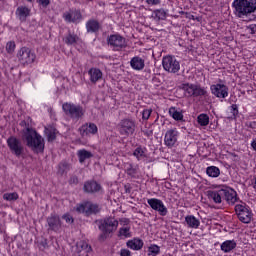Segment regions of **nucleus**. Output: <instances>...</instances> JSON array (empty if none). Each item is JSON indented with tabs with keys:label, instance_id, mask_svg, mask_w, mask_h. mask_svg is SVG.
Wrapping results in <instances>:
<instances>
[{
	"label": "nucleus",
	"instance_id": "nucleus-1",
	"mask_svg": "<svg viewBox=\"0 0 256 256\" xmlns=\"http://www.w3.org/2000/svg\"><path fill=\"white\" fill-rule=\"evenodd\" d=\"M234 15L239 19H245L256 11V0H234L232 3Z\"/></svg>",
	"mask_w": 256,
	"mask_h": 256
},
{
	"label": "nucleus",
	"instance_id": "nucleus-2",
	"mask_svg": "<svg viewBox=\"0 0 256 256\" xmlns=\"http://www.w3.org/2000/svg\"><path fill=\"white\" fill-rule=\"evenodd\" d=\"M96 223H98V229L102 232L98 237V241H105L119 227V221L113 217L104 218L96 221Z\"/></svg>",
	"mask_w": 256,
	"mask_h": 256
},
{
	"label": "nucleus",
	"instance_id": "nucleus-3",
	"mask_svg": "<svg viewBox=\"0 0 256 256\" xmlns=\"http://www.w3.org/2000/svg\"><path fill=\"white\" fill-rule=\"evenodd\" d=\"M27 147H30L32 151H36L37 153H43L45 150V143L43 137L37 133L36 130H31L25 136Z\"/></svg>",
	"mask_w": 256,
	"mask_h": 256
},
{
	"label": "nucleus",
	"instance_id": "nucleus-4",
	"mask_svg": "<svg viewBox=\"0 0 256 256\" xmlns=\"http://www.w3.org/2000/svg\"><path fill=\"white\" fill-rule=\"evenodd\" d=\"M62 109L65 115H67V117H70V119H73V121H79L85 116V109H83V106L81 105L66 102L62 105Z\"/></svg>",
	"mask_w": 256,
	"mask_h": 256
},
{
	"label": "nucleus",
	"instance_id": "nucleus-5",
	"mask_svg": "<svg viewBox=\"0 0 256 256\" xmlns=\"http://www.w3.org/2000/svg\"><path fill=\"white\" fill-rule=\"evenodd\" d=\"M8 148L12 155H15V157H21L23 153H25V146L23 145V141L21 139L10 136L6 141Z\"/></svg>",
	"mask_w": 256,
	"mask_h": 256
},
{
	"label": "nucleus",
	"instance_id": "nucleus-6",
	"mask_svg": "<svg viewBox=\"0 0 256 256\" xmlns=\"http://www.w3.org/2000/svg\"><path fill=\"white\" fill-rule=\"evenodd\" d=\"M186 97H206L207 90L197 84L186 83L182 85Z\"/></svg>",
	"mask_w": 256,
	"mask_h": 256
},
{
	"label": "nucleus",
	"instance_id": "nucleus-7",
	"mask_svg": "<svg viewBox=\"0 0 256 256\" xmlns=\"http://www.w3.org/2000/svg\"><path fill=\"white\" fill-rule=\"evenodd\" d=\"M17 58L21 65H31L35 63L37 55L30 48L22 47L17 53Z\"/></svg>",
	"mask_w": 256,
	"mask_h": 256
},
{
	"label": "nucleus",
	"instance_id": "nucleus-8",
	"mask_svg": "<svg viewBox=\"0 0 256 256\" xmlns=\"http://www.w3.org/2000/svg\"><path fill=\"white\" fill-rule=\"evenodd\" d=\"M235 211L241 223H245V224L251 223L253 213L251 212V209L249 208V206H247V204L243 202L241 204H237L235 206Z\"/></svg>",
	"mask_w": 256,
	"mask_h": 256
},
{
	"label": "nucleus",
	"instance_id": "nucleus-9",
	"mask_svg": "<svg viewBox=\"0 0 256 256\" xmlns=\"http://www.w3.org/2000/svg\"><path fill=\"white\" fill-rule=\"evenodd\" d=\"M162 66L164 71H167V73H179L181 69V64L175 56H164L162 59Z\"/></svg>",
	"mask_w": 256,
	"mask_h": 256
},
{
	"label": "nucleus",
	"instance_id": "nucleus-10",
	"mask_svg": "<svg viewBox=\"0 0 256 256\" xmlns=\"http://www.w3.org/2000/svg\"><path fill=\"white\" fill-rule=\"evenodd\" d=\"M135 127V120L126 118L118 124V131L123 137H129L135 133Z\"/></svg>",
	"mask_w": 256,
	"mask_h": 256
},
{
	"label": "nucleus",
	"instance_id": "nucleus-11",
	"mask_svg": "<svg viewBox=\"0 0 256 256\" xmlns=\"http://www.w3.org/2000/svg\"><path fill=\"white\" fill-rule=\"evenodd\" d=\"M107 41L114 51H121L127 47V41L119 34L110 35Z\"/></svg>",
	"mask_w": 256,
	"mask_h": 256
},
{
	"label": "nucleus",
	"instance_id": "nucleus-12",
	"mask_svg": "<svg viewBox=\"0 0 256 256\" xmlns=\"http://www.w3.org/2000/svg\"><path fill=\"white\" fill-rule=\"evenodd\" d=\"M147 203L150 205L151 209H153V211H157L161 217H165V215L169 213V210H167L162 200L150 198L147 200Z\"/></svg>",
	"mask_w": 256,
	"mask_h": 256
},
{
	"label": "nucleus",
	"instance_id": "nucleus-13",
	"mask_svg": "<svg viewBox=\"0 0 256 256\" xmlns=\"http://www.w3.org/2000/svg\"><path fill=\"white\" fill-rule=\"evenodd\" d=\"M76 211L78 213H85V215H97L99 213V205L91 203V202H85L84 204H80L77 208Z\"/></svg>",
	"mask_w": 256,
	"mask_h": 256
},
{
	"label": "nucleus",
	"instance_id": "nucleus-14",
	"mask_svg": "<svg viewBox=\"0 0 256 256\" xmlns=\"http://www.w3.org/2000/svg\"><path fill=\"white\" fill-rule=\"evenodd\" d=\"M212 95L218 97V99H225L229 96V87L225 84H213L210 86Z\"/></svg>",
	"mask_w": 256,
	"mask_h": 256
},
{
	"label": "nucleus",
	"instance_id": "nucleus-15",
	"mask_svg": "<svg viewBox=\"0 0 256 256\" xmlns=\"http://www.w3.org/2000/svg\"><path fill=\"white\" fill-rule=\"evenodd\" d=\"M98 131L99 129L95 123H85L78 129L83 139H85V137H91V135H97Z\"/></svg>",
	"mask_w": 256,
	"mask_h": 256
},
{
	"label": "nucleus",
	"instance_id": "nucleus-16",
	"mask_svg": "<svg viewBox=\"0 0 256 256\" xmlns=\"http://www.w3.org/2000/svg\"><path fill=\"white\" fill-rule=\"evenodd\" d=\"M177 139H179V131H177V128L169 129L167 130L165 137H164V143L166 147H175L177 144Z\"/></svg>",
	"mask_w": 256,
	"mask_h": 256
},
{
	"label": "nucleus",
	"instance_id": "nucleus-17",
	"mask_svg": "<svg viewBox=\"0 0 256 256\" xmlns=\"http://www.w3.org/2000/svg\"><path fill=\"white\" fill-rule=\"evenodd\" d=\"M48 231L59 233L61 231V218L58 215L51 214L47 218Z\"/></svg>",
	"mask_w": 256,
	"mask_h": 256
},
{
	"label": "nucleus",
	"instance_id": "nucleus-18",
	"mask_svg": "<svg viewBox=\"0 0 256 256\" xmlns=\"http://www.w3.org/2000/svg\"><path fill=\"white\" fill-rule=\"evenodd\" d=\"M83 190L85 193H99L101 191V184L96 181H87L84 183Z\"/></svg>",
	"mask_w": 256,
	"mask_h": 256
},
{
	"label": "nucleus",
	"instance_id": "nucleus-19",
	"mask_svg": "<svg viewBox=\"0 0 256 256\" xmlns=\"http://www.w3.org/2000/svg\"><path fill=\"white\" fill-rule=\"evenodd\" d=\"M223 199L227 201L229 205H235L237 203V192L233 189H223Z\"/></svg>",
	"mask_w": 256,
	"mask_h": 256
},
{
	"label": "nucleus",
	"instance_id": "nucleus-20",
	"mask_svg": "<svg viewBox=\"0 0 256 256\" xmlns=\"http://www.w3.org/2000/svg\"><path fill=\"white\" fill-rule=\"evenodd\" d=\"M130 67L134 71H143L145 69V60L139 56H135L130 60Z\"/></svg>",
	"mask_w": 256,
	"mask_h": 256
},
{
	"label": "nucleus",
	"instance_id": "nucleus-21",
	"mask_svg": "<svg viewBox=\"0 0 256 256\" xmlns=\"http://www.w3.org/2000/svg\"><path fill=\"white\" fill-rule=\"evenodd\" d=\"M81 18L82 15L79 10H74L64 15V19L65 21H68V23H79V21H81Z\"/></svg>",
	"mask_w": 256,
	"mask_h": 256
},
{
	"label": "nucleus",
	"instance_id": "nucleus-22",
	"mask_svg": "<svg viewBox=\"0 0 256 256\" xmlns=\"http://www.w3.org/2000/svg\"><path fill=\"white\" fill-rule=\"evenodd\" d=\"M101 29V24L95 19H90L86 22V31L87 33H99Z\"/></svg>",
	"mask_w": 256,
	"mask_h": 256
},
{
	"label": "nucleus",
	"instance_id": "nucleus-23",
	"mask_svg": "<svg viewBox=\"0 0 256 256\" xmlns=\"http://www.w3.org/2000/svg\"><path fill=\"white\" fill-rule=\"evenodd\" d=\"M91 83H97L103 79V72L98 68H91L88 71Z\"/></svg>",
	"mask_w": 256,
	"mask_h": 256
},
{
	"label": "nucleus",
	"instance_id": "nucleus-24",
	"mask_svg": "<svg viewBox=\"0 0 256 256\" xmlns=\"http://www.w3.org/2000/svg\"><path fill=\"white\" fill-rule=\"evenodd\" d=\"M126 245L129 249H132L133 251H141V249H143L144 243L142 239L134 238L132 240H129Z\"/></svg>",
	"mask_w": 256,
	"mask_h": 256
},
{
	"label": "nucleus",
	"instance_id": "nucleus-25",
	"mask_svg": "<svg viewBox=\"0 0 256 256\" xmlns=\"http://www.w3.org/2000/svg\"><path fill=\"white\" fill-rule=\"evenodd\" d=\"M209 199H212L214 203H221L223 200V189L220 190H209L207 191Z\"/></svg>",
	"mask_w": 256,
	"mask_h": 256
},
{
	"label": "nucleus",
	"instance_id": "nucleus-26",
	"mask_svg": "<svg viewBox=\"0 0 256 256\" xmlns=\"http://www.w3.org/2000/svg\"><path fill=\"white\" fill-rule=\"evenodd\" d=\"M185 223L190 229H199V225H201V221L197 219L194 215L186 216Z\"/></svg>",
	"mask_w": 256,
	"mask_h": 256
},
{
	"label": "nucleus",
	"instance_id": "nucleus-27",
	"mask_svg": "<svg viewBox=\"0 0 256 256\" xmlns=\"http://www.w3.org/2000/svg\"><path fill=\"white\" fill-rule=\"evenodd\" d=\"M31 14V10L25 6H20L16 10V15L21 21H27V18Z\"/></svg>",
	"mask_w": 256,
	"mask_h": 256
},
{
	"label": "nucleus",
	"instance_id": "nucleus-28",
	"mask_svg": "<svg viewBox=\"0 0 256 256\" xmlns=\"http://www.w3.org/2000/svg\"><path fill=\"white\" fill-rule=\"evenodd\" d=\"M235 247H237V242H235V240H226L220 246L221 251L224 253H231Z\"/></svg>",
	"mask_w": 256,
	"mask_h": 256
},
{
	"label": "nucleus",
	"instance_id": "nucleus-29",
	"mask_svg": "<svg viewBox=\"0 0 256 256\" xmlns=\"http://www.w3.org/2000/svg\"><path fill=\"white\" fill-rule=\"evenodd\" d=\"M154 21H165L167 19V10L160 8L156 9L152 13Z\"/></svg>",
	"mask_w": 256,
	"mask_h": 256
},
{
	"label": "nucleus",
	"instance_id": "nucleus-30",
	"mask_svg": "<svg viewBox=\"0 0 256 256\" xmlns=\"http://www.w3.org/2000/svg\"><path fill=\"white\" fill-rule=\"evenodd\" d=\"M169 115L174 121H183V111L176 107H170Z\"/></svg>",
	"mask_w": 256,
	"mask_h": 256
},
{
	"label": "nucleus",
	"instance_id": "nucleus-31",
	"mask_svg": "<svg viewBox=\"0 0 256 256\" xmlns=\"http://www.w3.org/2000/svg\"><path fill=\"white\" fill-rule=\"evenodd\" d=\"M77 155H78L79 163H85L87 159H91V157H93V153L85 149L78 150Z\"/></svg>",
	"mask_w": 256,
	"mask_h": 256
},
{
	"label": "nucleus",
	"instance_id": "nucleus-32",
	"mask_svg": "<svg viewBox=\"0 0 256 256\" xmlns=\"http://www.w3.org/2000/svg\"><path fill=\"white\" fill-rule=\"evenodd\" d=\"M64 43L66 45H75L79 41V36L75 33L68 32V34L63 38Z\"/></svg>",
	"mask_w": 256,
	"mask_h": 256
},
{
	"label": "nucleus",
	"instance_id": "nucleus-33",
	"mask_svg": "<svg viewBox=\"0 0 256 256\" xmlns=\"http://www.w3.org/2000/svg\"><path fill=\"white\" fill-rule=\"evenodd\" d=\"M20 126L24 127V129H23L24 136L31 133V131H35V129H33V127H31V118H28L27 120H22L20 122Z\"/></svg>",
	"mask_w": 256,
	"mask_h": 256
},
{
	"label": "nucleus",
	"instance_id": "nucleus-34",
	"mask_svg": "<svg viewBox=\"0 0 256 256\" xmlns=\"http://www.w3.org/2000/svg\"><path fill=\"white\" fill-rule=\"evenodd\" d=\"M118 237L121 239H129L131 237V227H122L118 231Z\"/></svg>",
	"mask_w": 256,
	"mask_h": 256
},
{
	"label": "nucleus",
	"instance_id": "nucleus-35",
	"mask_svg": "<svg viewBox=\"0 0 256 256\" xmlns=\"http://www.w3.org/2000/svg\"><path fill=\"white\" fill-rule=\"evenodd\" d=\"M206 173L208 177H219V175H221V170L216 166H209L206 169Z\"/></svg>",
	"mask_w": 256,
	"mask_h": 256
},
{
	"label": "nucleus",
	"instance_id": "nucleus-36",
	"mask_svg": "<svg viewBox=\"0 0 256 256\" xmlns=\"http://www.w3.org/2000/svg\"><path fill=\"white\" fill-rule=\"evenodd\" d=\"M197 121L201 127H207L209 125V116L207 114H200L197 117Z\"/></svg>",
	"mask_w": 256,
	"mask_h": 256
},
{
	"label": "nucleus",
	"instance_id": "nucleus-37",
	"mask_svg": "<svg viewBox=\"0 0 256 256\" xmlns=\"http://www.w3.org/2000/svg\"><path fill=\"white\" fill-rule=\"evenodd\" d=\"M4 201H17L19 194L17 192L3 194Z\"/></svg>",
	"mask_w": 256,
	"mask_h": 256
},
{
	"label": "nucleus",
	"instance_id": "nucleus-38",
	"mask_svg": "<svg viewBox=\"0 0 256 256\" xmlns=\"http://www.w3.org/2000/svg\"><path fill=\"white\" fill-rule=\"evenodd\" d=\"M69 171V163L67 162H61L58 165V175H65Z\"/></svg>",
	"mask_w": 256,
	"mask_h": 256
},
{
	"label": "nucleus",
	"instance_id": "nucleus-39",
	"mask_svg": "<svg viewBox=\"0 0 256 256\" xmlns=\"http://www.w3.org/2000/svg\"><path fill=\"white\" fill-rule=\"evenodd\" d=\"M55 131V128L46 129L47 140L49 142L55 141V139H57V134Z\"/></svg>",
	"mask_w": 256,
	"mask_h": 256
},
{
	"label": "nucleus",
	"instance_id": "nucleus-40",
	"mask_svg": "<svg viewBox=\"0 0 256 256\" xmlns=\"http://www.w3.org/2000/svg\"><path fill=\"white\" fill-rule=\"evenodd\" d=\"M133 155L135 158H137L138 161H141V159L145 157V150L142 147H137L134 150Z\"/></svg>",
	"mask_w": 256,
	"mask_h": 256
},
{
	"label": "nucleus",
	"instance_id": "nucleus-41",
	"mask_svg": "<svg viewBox=\"0 0 256 256\" xmlns=\"http://www.w3.org/2000/svg\"><path fill=\"white\" fill-rule=\"evenodd\" d=\"M148 251L149 255L157 256L161 253V248L158 245L153 244L148 248Z\"/></svg>",
	"mask_w": 256,
	"mask_h": 256
},
{
	"label": "nucleus",
	"instance_id": "nucleus-42",
	"mask_svg": "<svg viewBox=\"0 0 256 256\" xmlns=\"http://www.w3.org/2000/svg\"><path fill=\"white\" fill-rule=\"evenodd\" d=\"M78 247L82 249V251H85V253H91L92 248L89 246V244L85 241H82L78 244Z\"/></svg>",
	"mask_w": 256,
	"mask_h": 256
},
{
	"label": "nucleus",
	"instance_id": "nucleus-43",
	"mask_svg": "<svg viewBox=\"0 0 256 256\" xmlns=\"http://www.w3.org/2000/svg\"><path fill=\"white\" fill-rule=\"evenodd\" d=\"M126 173L130 177H135V175H137V169L133 167V164H129L128 167L126 168Z\"/></svg>",
	"mask_w": 256,
	"mask_h": 256
},
{
	"label": "nucleus",
	"instance_id": "nucleus-44",
	"mask_svg": "<svg viewBox=\"0 0 256 256\" xmlns=\"http://www.w3.org/2000/svg\"><path fill=\"white\" fill-rule=\"evenodd\" d=\"M6 51L10 55H12V53H15V42H13V41L8 42L6 44Z\"/></svg>",
	"mask_w": 256,
	"mask_h": 256
},
{
	"label": "nucleus",
	"instance_id": "nucleus-45",
	"mask_svg": "<svg viewBox=\"0 0 256 256\" xmlns=\"http://www.w3.org/2000/svg\"><path fill=\"white\" fill-rule=\"evenodd\" d=\"M230 113H232V115L235 119V117H237V115H239V106H237V104H232L230 106Z\"/></svg>",
	"mask_w": 256,
	"mask_h": 256
},
{
	"label": "nucleus",
	"instance_id": "nucleus-46",
	"mask_svg": "<svg viewBox=\"0 0 256 256\" xmlns=\"http://www.w3.org/2000/svg\"><path fill=\"white\" fill-rule=\"evenodd\" d=\"M151 113H153L152 109H145V110H143V112H142V119L147 121V119H149L151 117Z\"/></svg>",
	"mask_w": 256,
	"mask_h": 256
},
{
	"label": "nucleus",
	"instance_id": "nucleus-47",
	"mask_svg": "<svg viewBox=\"0 0 256 256\" xmlns=\"http://www.w3.org/2000/svg\"><path fill=\"white\" fill-rule=\"evenodd\" d=\"M247 33H250V35H255L256 33V24H250L246 27Z\"/></svg>",
	"mask_w": 256,
	"mask_h": 256
},
{
	"label": "nucleus",
	"instance_id": "nucleus-48",
	"mask_svg": "<svg viewBox=\"0 0 256 256\" xmlns=\"http://www.w3.org/2000/svg\"><path fill=\"white\" fill-rule=\"evenodd\" d=\"M62 219H64V221L66 222V223H73L75 220L73 219V216H71L70 214H64L63 216H62Z\"/></svg>",
	"mask_w": 256,
	"mask_h": 256
},
{
	"label": "nucleus",
	"instance_id": "nucleus-49",
	"mask_svg": "<svg viewBox=\"0 0 256 256\" xmlns=\"http://www.w3.org/2000/svg\"><path fill=\"white\" fill-rule=\"evenodd\" d=\"M79 183V178L77 176H71L69 179L70 185H77Z\"/></svg>",
	"mask_w": 256,
	"mask_h": 256
},
{
	"label": "nucleus",
	"instance_id": "nucleus-50",
	"mask_svg": "<svg viewBox=\"0 0 256 256\" xmlns=\"http://www.w3.org/2000/svg\"><path fill=\"white\" fill-rule=\"evenodd\" d=\"M120 256H131V251L129 249H121Z\"/></svg>",
	"mask_w": 256,
	"mask_h": 256
},
{
	"label": "nucleus",
	"instance_id": "nucleus-51",
	"mask_svg": "<svg viewBox=\"0 0 256 256\" xmlns=\"http://www.w3.org/2000/svg\"><path fill=\"white\" fill-rule=\"evenodd\" d=\"M146 3L148 5H159L161 3V0H146Z\"/></svg>",
	"mask_w": 256,
	"mask_h": 256
},
{
	"label": "nucleus",
	"instance_id": "nucleus-52",
	"mask_svg": "<svg viewBox=\"0 0 256 256\" xmlns=\"http://www.w3.org/2000/svg\"><path fill=\"white\" fill-rule=\"evenodd\" d=\"M38 3H40V5H42V7H47L49 5V3H51V1H49V0H38Z\"/></svg>",
	"mask_w": 256,
	"mask_h": 256
},
{
	"label": "nucleus",
	"instance_id": "nucleus-53",
	"mask_svg": "<svg viewBox=\"0 0 256 256\" xmlns=\"http://www.w3.org/2000/svg\"><path fill=\"white\" fill-rule=\"evenodd\" d=\"M251 147L254 151H256V138L251 142Z\"/></svg>",
	"mask_w": 256,
	"mask_h": 256
},
{
	"label": "nucleus",
	"instance_id": "nucleus-54",
	"mask_svg": "<svg viewBox=\"0 0 256 256\" xmlns=\"http://www.w3.org/2000/svg\"><path fill=\"white\" fill-rule=\"evenodd\" d=\"M253 189L256 190V178H255V182H254V185H253Z\"/></svg>",
	"mask_w": 256,
	"mask_h": 256
},
{
	"label": "nucleus",
	"instance_id": "nucleus-55",
	"mask_svg": "<svg viewBox=\"0 0 256 256\" xmlns=\"http://www.w3.org/2000/svg\"><path fill=\"white\" fill-rule=\"evenodd\" d=\"M124 223H129V220H128V219H126V220L124 221Z\"/></svg>",
	"mask_w": 256,
	"mask_h": 256
},
{
	"label": "nucleus",
	"instance_id": "nucleus-56",
	"mask_svg": "<svg viewBox=\"0 0 256 256\" xmlns=\"http://www.w3.org/2000/svg\"><path fill=\"white\" fill-rule=\"evenodd\" d=\"M27 1L31 2V1H33V0H27Z\"/></svg>",
	"mask_w": 256,
	"mask_h": 256
}]
</instances>
